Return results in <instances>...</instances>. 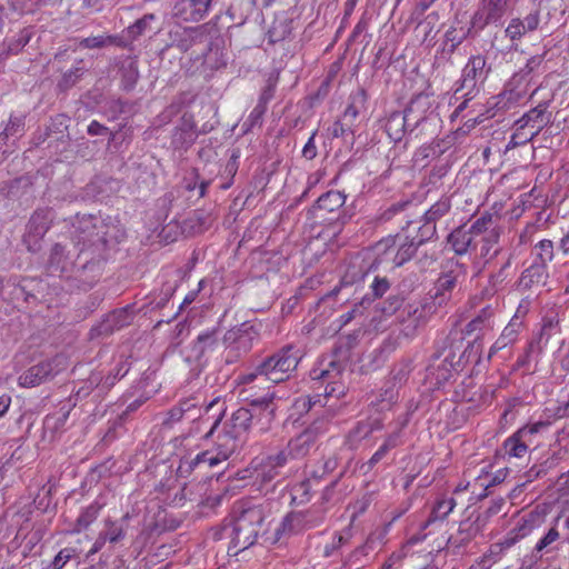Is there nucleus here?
Masks as SVG:
<instances>
[{
    "label": "nucleus",
    "instance_id": "1",
    "mask_svg": "<svg viewBox=\"0 0 569 569\" xmlns=\"http://www.w3.org/2000/svg\"><path fill=\"white\" fill-rule=\"evenodd\" d=\"M273 398V393H268L267 397L254 399L252 409L240 408L224 422H221V413H219L206 433V438L213 440V448L198 453L190 466L194 468L207 463L209 467H216L231 457L246 431L253 430L257 433L268 431L274 418V408L271 403Z\"/></svg>",
    "mask_w": 569,
    "mask_h": 569
},
{
    "label": "nucleus",
    "instance_id": "2",
    "mask_svg": "<svg viewBox=\"0 0 569 569\" xmlns=\"http://www.w3.org/2000/svg\"><path fill=\"white\" fill-rule=\"evenodd\" d=\"M233 520L224 527V535L230 539L228 553L237 556L253 546L259 533L263 530L268 517L267 507L240 502L234 506Z\"/></svg>",
    "mask_w": 569,
    "mask_h": 569
},
{
    "label": "nucleus",
    "instance_id": "3",
    "mask_svg": "<svg viewBox=\"0 0 569 569\" xmlns=\"http://www.w3.org/2000/svg\"><path fill=\"white\" fill-rule=\"evenodd\" d=\"M301 359L299 350L287 347L266 359L256 371L242 376L243 383L256 380L281 382L290 377Z\"/></svg>",
    "mask_w": 569,
    "mask_h": 569
},
{
    "label": "nucleus",
    "instance_id": "4",
    "mask_svg": "<svg viewBox=\"0 0 569 569\" xmlns=\"http://www.w3.org/2000/svg\"><path fill=\"white\" fill-rule=\"evenodd\" d=\"M327 431L325 419L317 420L305 429L301 433L290 439L283 449L288 456V462L295 459L305 458L315 446L319 436Z\"/></svg>",
    "mask_w": 569,
    "mask_h": 569
},
{
    "label": "nucleus",
    "instance_id": "5",
    "mask_svg": "<svg viewBox=\"0 0 569 569\" xmlns=\"http://www.w3.org/2000/svg\"><path fill=\"white\" fill-rule=\"evenodd\" d=\"M341 371L342 363L338 361L335 356H327L319 361L318 366L312 369L310 375L313 380H322L327 382V396L339 398L345 395L343 386L338 385L337 381Z\"/></svg>",
    "mask_w": 569,
    "mask_h": 569
},
{
    "label": "nucleus",
    "instance_id": "6",
    "mask_svg": "<svg viewBox=\"0 0 569 569\" xmlns=\"http://www.w3.org/2000/svg\"><path fill=\"white\" fill-rule=\"evenodd\" d=\"M421 243V240L419 242L401 241L398 243L396 238L389 237L379 241L375 246V251L381 261H392L396 266H401L415 254Z\"/></svg>",
    "mask_w": 569,
    "mask_h": 569
},
{
    "label": "nucleus",
    "instance_id": "7",
    "mask_svg": "<svg viewBox=\"0 0 569 569\" xmlns=\"http://www.w3.org/2000/svg\"><path fill=\"white\" fill-rule=\"evenodd\" d=\"M66 368L67 359L63 356H57L51 360L30 367L19 377V385L26 388L38 386Z\"/></svg>",
    "mask_w": 569,
    "mask_h": 569
},
{
    "label": "nucleus",
    "instance_id": "8",
    "mask_svg": "<svg viewBox=\"0 0 569 569\" xmlns=\"http://www.w3.org/2000/svg\"><path fill=\"white\" fill-rule=\"evenodd\" d=\"M288 463V456L284 450L276 453L257 457L251 461L252 475L261 482H270L280 472V469Z\"/></svg>",
    "mask_w": 569,
    "mask_h": 569
},
{
    "label": "nucleus",
    "instance_id": "9",
    "mask_svg": "<svg viewBox=\"0 0 569 569\" xmlns=\"http://www.w3.org/2000/svg\"><path fill=\"white\" fill-rule=\"evenodd\" d=\"M511 7V0H483L471 19V27L482 30L490 23H498Z\"/></svg>",
    "mask_w": 569,
    "mask_h": 569
},
{
    "label": "nucleus",
    "instance_id": "10",
    "mask_svg": "<svg viewBox=\"0 0 569 569\" xmlns=\"http://www.w3.org/2000/svg\"><path fill=\"white\" fill-rule=\"evenodd\" d=\"M86 244L84 238H79V240L73 244V249H67L66 246L60 243L56 244L52 248L50 256V266L51 268L59 269L61 272L68 271L73 264L74 259L81 252H83V247Z\"/></svg>",
    "mask_w": 569,
    "mask_h": 569
},
{
    "label": "nucleus",
    "instance_id": "11",
    "mask_svg": "<svg viewBox=\"0 0 569 569\" xmlns=\"http://www.w3.org/2000/svg\"><path fill=\"white\" fill-rule=\"evenodd\" d=\"M493 312L487 307L477 317L470 320L463 329V337L472 338V347L493 329Z\"/></svg>",
    "mask_w": 569,
    "mask_h": 569
},
{
    "label": "nucleus",
    "instance_id": "12",
    "mask_svg": "<svg viewBox=\"0 0 569 569\" xmlns=\"http://www.w3.org/2000/svg\"><path fill=\"white\" fill-rule=\"evenodd\" d=\"M50 220V212L46 210L37 211L30 218L24 236V242L29 250H36L34 246L47 233Z\"/></svg>",
    "mask_w": 569,
    "mask_h": 569
},
{
    "label": "nucleus",
    "instance_id": "13",
    "mask_svg": "<svg viewBox=\"0 0 569 569\" xmlns=\"http://www.w3.org/2000/svg\"><path fill=\"white\" fill-rule=\"evenodd\" d=\"M211 0H181L174 6L176 16L184 21L202 20L210 8Z\"/></svg>",
    "mask_w": 569,
    "mask_h": 569
},
{
    "label": "nucleus",
    "instance_id": "14",
    "mask_svg": "<svg viewBox=\"0 0 569 569\" xmlns=\"http://www.w3.org/2000/svg\"><path fill=\"white\" fill-rule=\"evenodd\" d=\"M540 22L539 12L535 11L526 16L522 20L511 19L506 28V36L515 41L521 39L526 33L535 31Z\"/></svg>",
    "mask_w": 569,
    "mask_h": 569
},
{
    "label": "nucleus",
    "instance_id": "15",
    "mask_svg": "<svg viewBox=\"0 0 569 569\" xmlns=\"http://www.w3.org/2000/svg\"><path fill=\"white\" fill-rule=\"evenodd\" d=\"M486 59L478 54L472 56L462 71V88L473 89L478 80H483L486 77Z\"/></svg>",
    "mask_w": 569,
    "mask_h": 569
},
{
    "label": "nucleus",
    "instance_id": "16",
    "mask_svg": "<svg viewBox=\"0 0 569 569\" xmlns=\"http://www.w3.org/2000/svg\"><path fill=\"white\" fill-rule=\"evenodd\" d=\"M203 409L199 406L194 398L184 399L180 403L170 410V419L172 421H179L181 419L197 420L201 419L200 423L208 422L209 418L202 417Z\"/></svg>",
    "mask_w": 569,
    "mask_h": 569
},
{
    "label": "nucleus",
    "instance_id": "17",
    "mask_svg": "<svg viewBox=\"0 0 569 569\" xmlns=\"http://www.w3.org/2000/svg\"><path fill=\"white\" fill-rule=\"evenodd\" d=\"M522 328V321L519 317L513 316L509 323L502 330L500 337L496 340V342L491 346L489 351V357H492L496 352L501 349H505L509 345L516 342L518 335Z\"/></svg>",
    "mask_w": 569,
    "mask_h": 569
},
{
    "label": "nucleus",
    "instance_id": "18",
    "mask_svg": "<svg viewBox=\"0 0 569 569\" xmlns=\"http://www.w3.org/2000/svg\"><path fill=\"white\" fill-rule=\"evenodd\" d=\"M219 345L216 330H207L201 332L191 347L192 357L194 360H201L207 355L217 349Z\"/></svg>",
    "mask_w": 569,
    "mask_h": 569
},
{
    "label": "nucleus",
    "instance_id": "19",
    "mask_svg": "<svg viewBox=\"0 0 569 569\" xmlns=\"http://www.w3.org/2000/svg\"><path fill=\"white\" fill-rule=\"evenodd\" d=\"M522 80H518L515 83H509L510 88H507L498 97L497 104L503 109H510L522 103L528 97V90L526 86H521L520 82Z\"/></svg>",
    "mask_w": 569,
    "mask_h": 569
},
{
    "label": "nucleus",
    "instance_id": "20",
    "mask_svg": "<svg viewBox=\"0 0 569 569\" xmlns=\"http://www.w3.org/2000/svg\"><path fill=\"white\" fill-rule=\"evenodd\" d=\"M531 443L517 430L508 437L502 445L505 455L508 458H523Z\"/></svg>",
    "mask_w": 569,
    "mask_h": 569
},
{
    "label": "nucleus",
    "instance_id": "21",
    "mask_svg": "<svg viewBox=\"0 0 569 569\" xmlns=\"http://www.w3.org/2000/svg\"><path fill=\"white\" fill-rule=\"evenodd\" d=\"M420 102H421V98H417V99L412 100L410 107L406 110L405 114H401L400 112H395L389 117L387 124H386V129L391 138H393L395 140L400 139V137L403 132L407 117L410 116V113L413 111L415 107L420 104Z\"/></svg>",
    "mask_w": 569,
    "mask_h": 569
},
{
    "label": "nucleus",
    "instance_id": "22",
    "mask_svg": "<svg viewBox=\"0 0 569 569\" xmlns=\"http://www.w3.org/2000/svg\"><path fill=\"white\" fill-rule=\"evenodd\" d=\"M535 528V519L532 517H522L518 520L512 529L505 536L507 546H515L521 539L528 537Z\"/></svg>",
    "mask_w": 569,
    "mask_h": 569
},
{
    "label": "nucleus",
    "instance_id": "23",
    "mask_svg": "<svg viewBox=\"0 0 569 569\" xmlns=\"http://www.w3.org/2000/svg\"><path fill=\"white\" fill-rule=\"evenodd\" d=\"M473 241L475 239L470 231L463 228H457L448 236V243L459 256L467 253Z\"/></svg>",
    "mask_w": 569,
    "mask_h": 569
},
{
    "label": "nucleus",
    "instance_id": "24",
    "mask_svg": "<svg viewBox=\"0 0 569 569\" xmlns=\"http://www.w3.org/2000/svg\"><path fill=\"white\" fill-rule=\"evenodd\" d=\"M126 530L123 521L107 519L104 520V528L99 535L106 542L117 543L126 537Z\"/></svg>",
    "mask_w": 569,
    "mask_h": 569
},
{
    "label": "nucleus",
    "instance_id": "25",
    "mask_svg": "<svg viewBox=\"0 0 569 569\" xmlns=\"http://www.w3.org/2000/svg\"><path fill=\"white\" fill-rule=\"evenodd\" d=\"M515 127V132L511 134L510 140L506 147L507 150L513 149L518 146L526 144L538 134L537 128H533V130H531L527 126H523V123H521L520 120L516 122Z\"/></svg>",
    "mask_w": 569,
    "mask_h": 569
},
{
    "label": "nucleus",
    "instance_id": "26",
    "mask_svg": "<svg viewBox=\"0 0 569 569\" xmlns=\"http://www.w3.org/2000/svg\"><path fill=\"white\" fill-rule=\"evenodd\" d=\"M519 120L523 126H527L531 130L537 128V133H539L548 122V119L546 118V107L538 106L523 114Z\"/></svg>",
    "mask_w": 569,
    "mask_h": 569
},
{
    "label": "nucleus",
    "instance_id": "27",
    "mask_svg": "<svg viewBox=\"0 0 569 569\" xmlns=\"http://www.w3.org/2000/svg\"><path fill=\"white\" fill-rule=\"evenodd\" d=\"M456 507V501L453 498H442L439 499L432 508L429 519L423 525V528H427L429 525L437 520H443Z\"/></svg>",
    "mask_w": 569,
    "mask_h": 569
},
{
    "label": "nucleus",
    "instance_id": "28",
    "mask_svg": "<svg viewBox=\"0 0 569 569\" xmlns=\"http://www.w3.org/2000/svg\"><path fill=\"white\" fill-rule=\"evenodd\" d=\"M346 197L340 191H328L317 200V209L332 212L343 206Z\"/></svg>",
    "mask_w": 569,
    "mask_h": 569
},
{
    "label": "nucleus",
    "instance_id": "29",
    "mask_svg": "<svg viewBox=\"0 0 569 569\" xmlns=\"http://www.w3.org/2000/svg\"><path fill=\"white\" fill-rule=\"evenodd\" d=\"M303 518L300 513H290L283 518L282 522L276 529L277 540L286 535L299 531L302 528Z\"/></svg>",
    "mask_w": 569,
    "mask_h": 569
},
{
    "label": "nucleus",
    "instance_id": "30",
    "mask_svg": "<svg viewBox=\"0 0 569 569\" xmlns=\"http://www.w3.org/2000/svg\"><path fill=\"white\" fill-rule=\"evenodd\" d=\"M478 532V528L471 523L463 522L459 527L458 536L448 539L449 547L459 548L468 543Z\"/></svg>",
    "mask_w": 569,
    "mask_h": 569
},
{
    "label": "nucleus",
    "instance_id": "31",
    "mask_svg": "<svg viewBox=\"0 0 569 569\" xmlns=\"http://www.w3.org/2000/svg\"><path fill=\"white\" fill-rule=\"evenodd\" d=\"M560 538V533L557 528L552 527L548 530V532L538 540L535 546L533 555L536 559L541 558L543 551L549 552L552 550L551 546L558 541Z\"/></svg>",
    "mask_w": 569,
    "mask_h": 569
},
{
    "label": "nucleus",
    "instance_id": "32",
    "mask_svg": "<svg viewBox=\"0 0 569 569\" xmlns=\"http://www.w3.org/2000/svg\"><path fill=\"white\" fill-rule=\"evenodd\" d=\"M426 538V535H416L408 539V541L401 547V549L397 552H393L389 560L382 566L381 569H391L392 566L398 563L402 558H405L410 548L419 542H421Z\"/></svg>",
    "mask_w": 569,
    "mask_h": 569
},
{
    "label": "nucleus",
    "instance_id": "33",
    "mask_svg": "<svg viewBox=\"0 0 569 569\" xmlns=\"http://www.w3.org/2000/svg\"><path fill=\"white\" fill-rule=\"evenodd\" d=\"M100 507L90 505L87 507L78 517L74 528L70 531L71 533H79L83 529H87L98 517Z\"/></svg>",
    "mask_w": 569,
    "mask_h": 569
},
{
    "label": "nucleus",
    "instance_id": "34",
    "mask_svg": "<svg viewBox=\"0 0 569 569\" xmlns=\"http://www.w3.org/2000/svg\"><path fill=\"white\" fill-rule=\"evenodd\" d=\"M472 27H451L447 30L445 38L446 42L450 44V51H453L462 41L470 34Z\"/></svg>",
    "mask_w": 569,
    "mask_h": 569
},
{
    "label": "nucleus",
    "instance_id": "35",
    "mask_svg": "<svg viewBox=\"0 0 569 569\" xmlns=\"http://www.w3.org/2000/svg\"><path fill=\"white\" fill-rule=\"evenodd\" d=\"M559 332V319L557 315H549L543 317L541 330H540V341H545L547 343L549 339Z\"/></svg>",
    "mask_w": 569,
    "mask_h": 569
},
{
    "label": "nucleus",
    "instance_id": "36",
    "mask_svg": "<svg viewBox=\"0 0 569 569\" xmlns=\"http://www.w3.org/2000/svg\"><path fill=\"white\" fill-rule=\"evenodd\" d=\"M450 210V202L448 199H440L425 213L426 223L435 222L440 219Z\"/></svg>",
    "mask_w": 569,
    "mask_h": 569
},
{
    "label": "nucleus",
    "instance_id": "37",
    "mask_svg": "<svg viewBox=\"0 0 569 569\" xmlns=\"http://www.w3.org/2000/svg\"><path fill=\"white\" fill-rule=\"evenodd\" d=\"M397 401V391L393 388L386 389L379 395L376 401H372L377 411L391 409L392 405Z\"/></svg>",
    "mask_w": 569,
    "mask_h": 569
},
{
    "label": "nucleus",
    "instance_id": "38",
    "mask_svg": "<svg viewBox=\"0 0 569 569\" xmlns=\"http://www.w3.org/2000/svg\"><path fill=\"white\" fill-rule=\"evenodd\" d=\"M492 224V218L490 214H485L478 218L469 229L470 233L472 234L473 239L476 237H485L489 233L491 230L490 227Z\"/></svg>",
    "mask_w": 569,
    "mask_h": 569
},
{
    "label": "nucleus",
    "instance_id": "39",
    "mask_svg": "<svg viewBox=\"0 0 569 569\" xmlns=\"http://www.w3.org/2000/svg\"><path fill=\"white\" fill-rule=\"evenodd\" d=\"M498 238H499V234L495 229H491L487 236L481 238L483 244L481 247L480 254L482 258L491 259L492 257H495L497 254L498 250L495 249L491 252V249L498 242Z\"/></svg>",
    "mask_w": 569,
    "mask_h": 569
},
{
    "label": "nucleus",
    "instance_id": "40",
    "mask_svg": "<svg viewBox=\"0 0 569 569\" xmlns=\"http://www.w3.org/2000/svg\"><path fill=\"white\" fill-rule=\"evenodd\" d=\"M542 60L543 58L541 56H533L528 59L525 68L521 69L520 72L512 78L511 83H515L518 80H523L527 83L528 81L526 78L541 66Z\"/></svg>",
    "mask_w": 569,
    "mask_h": 569
},
{
    "label": "nucleus",
    "instance_id": "41",
    "mask_svg": "<svg viewBox=\"0 0 569 569\" xmlns=\"http://www.w3.org/2000/svg\"><path fill=\"white\" fill-rule=\"evenodd\" d=\"M549 427V422L547 421H537L531 425H527L518 429L520 436L522 435L530 443H532V437L547 429Z\"/></svg>",
    "mask_w": 569,
    "mask_h": 569
},
{
    "label": "nucleus",
    "instance_id": "42",
    "mask_svg": "<svg viewBox=\"0 0 569 569\" xmlns=\"http://www.w3.org/2000/svg\"><path fill=\"white\" fill-rule=\"evenodd\" d=\"M457 280L456 277L451 273L442 274L436 284L437 296H445L447 292H450L456 287Z\"/></svg>",
    "mask_w": 569,
    "mask_h": 569
},
{
    "label": "nucleus",
    "instance_id": "43",
    "mask_svg": "<svg viewBox=\"0 0 569 569\" xmlns=\"http://www.w3.org/2000/svg\"><path fill=\"white\" fill-rule=\"evenodd\" d=\"M131 321V313L128 309H120L112 312L109 316L108 322L111 323V327L121 328Z\"/></svg>",
    "mask_w": 569,
    "mask_h": 569
},
{
    "label": "nucleus",
    "instance_id": "44",
    "mask_svg": "<svg viewBox=\"0 0 569 569\" xmlns=\"http://www.w3.org/2000/svg\"><path fill=\"white\" fill-rule=\"evenodd\" d=\"M381 429V423L379 421H375L373 423H359L353 432L351 433V437L355 439H362L368 437L373 430Z\"/></svg>",
    "mask_w": 569,
    "mask_h": 569
},
{
    "label": "nucleus",
    "instance_id": "45",
    "mask_svg": "<svg viewBox=\"0 0 569 569\" xmlns=\"http://www.w3.org/2000/svg\"><path fill=\"white\" fill-rule=\"evenodd\" d=\"M73 549L64 548L60 550L50 563L49 569H62L63 566L73 557Z\"/></svg>",
    "mask_w": 569,
    "mask_h": 569
},
{
    "label": "nucleus",
    "instance_id": "46",
    "mask_svg": "<svg viewBox=\"0 0 569 569\" xmlns=\"http://www.w3.org/2000/svg\"><path fill=\"white\" fill-rule=\"evenodd\" d=\"M20 124L16 123L13 120H10L9 124L4 129V132L0 134V163L3 161L6 153L8 150L4 148L6 140L9 136H13L17 132L16 127L18 128Z\"/></svg>",
    "mask_w": 569,
    "mask_h": 569
},
{
    "label": "nucleus",
    "instance_id": "47",
    "mask_svg": "<svg viewBox=\"0 0 569 569\" xmlns=\"http://www.w3.org/2000/svg\"><path fill=\"white\" fill-rule=\"evenodd\" d=\"M511 547L512 546H507L505 543V538H503L500 541L490 546L489 551L486 555V557L490 558L493 562H496L503 555V552Z\"/></svg>",
    "mask_w": 569,
    "mask_h": 569
},
{
    "label": "nucleus",
    "instance_id": "48",
    "mask_svg": "<svg viewBox=\"0 0 569 569\" xmlns=\"http://www.w3.org/2000/svg\"><path fill=\"white\" fill-rule=\"evenodd\" d=\"M110 40L111 38L106 36L88 37L80 41V46L89 49L101 48Z\"/></svg>",
    "mask_w": 569,
    "mask_h": 569
},
{
    "label": "nucleus",
    "instance_id": "49",
    "mask_svg": "<svg viewBox=\"0 0 569 569\" xmlns=\"http://www.w3.org/2000/svg\"><path fill=\"white\" fill-rule=\"evenodd\" d=\"M388 532V527L378 529L370 533L367 539V547L373 549L377 545H382Z\"/></svg>",
    "mask_w": 569,
    "mask_h": 569
},
{
    "label": "nucleus",
    "instance_id": "50",
    "mask_svg": "<svg viewBox=\"0 0 569 569\" xmlns=\"http://www.w3.org/2000/svg\"><path fill=\"white\" fill-rule=\"evenodd\" d=\"M538 248L540 250L539 254L543 260L550 261L553 256V244L550 240H541L538 243Z\"/></svg>",
    "mask_w": 569,
    "mask_h": 569
},
{
    "label": "nucleus",
    "instance_id": "51",
    "mask_svg": "<svg viewBox=\"0 0 569 569\" xmlns=\"http://www.w3.org/2000/svg\"><path fill=\"white\" fill-rule=\"evenodd\" d=\"M401 443V428H397L392 431L382 443L388 450L396 448Z\"/></svg>",
    "mask_w": 569,
    "mask_h": 569
},
{
    "label": "nucleus",
    "instance_id": "52",
    "mask_svg": "<svg viewBox=\"0 0 569 569\" xmlns=\"http://www.w3.org/2000/svg\"><path fill=\"white\" fill-rule=\"evenodd\" d=\"M315 136L316 133H312L311 137L306 142L303 149H302V156L308 159L312 160L317 156V147L315 143Z\"/></svg>",
    "mask_w": 569,
    "mask_h": 569
},
{
    "label": "nucleus",
    "instance_id": "53",
    "mask_svg": "<svg viewBox=\"0 0 569 569\" xmlns=\"http://www.w3.org/2000/svg\"><path fill=\"white\" fill-rule=\"evenodd\" d=\"M153 16H146L143 19L138 20L133 26L129 27V34L136 37L142 33L149 20H152Z\"/></svg>",
    "mask_w": 569,
    "mask_h": 569
},
{
    "label": "nucleus",
    "instance_id": "54",
    "mask_svg": "<svg viewBox=\"0 0 569 569\" xmlns=\"http://www.w3.org/2000/svg\"><path fill=\"white\" fill-rule=\"evenodd\" d=\"M375 297H381L386 293L389 288V283L386 279L376 278L371 284Z\"/></svg>",
    "mask_w": 569,
    "mask_h": 569
},
{
    "label": "nucleus",
    "instance_id": "55",
    "mask_svg": "<svg viewBox=\"0 0 569 569\" xmlns=\"http://www.w3.org/2000/svg\"><path fill=\"white\" fill-rule=\"evenodd\" d=\"M389 450L381 445V447L372 455V457L369 460V465L372 467L376 463H378L388 452Z\"/></svg>",
    "mask_w": 569,
    "mask_h": 569
},
{
    "label": "nucleus",
    "instance_id": "56",
    "mask_svg": "<svg viewBox=\"0 0 569 569\" xmlns=\"http://www.w3.org/2000/svg\"><path fill=\"white\" fill-rule=\"evenodd\" d=\"M183 130L190 139L194 137V124L191 117L183 116Z\"/></svg>",
    "mask_w": 569,
    "mask_h": 569
},
{
    "label": "nucleus",
    "instance_id": "57",
    "mask_svg": "<svg viewBox=\"0 0 569 569\" xmlns=\"http://www.w3.org/2000/svg\"><path fill=\"white\" fill-rule=\"evenodd\" d=\"M506 470H499L495 477L492 478V480L488 483H485V482H481L480 486H483L486 488L490 487V486H493L496 483H499L501 481H503L505 477H506Z\"/></svg>",
    "mask_w": 569,
    "mask_h": 569
},
{
    "label": "nucleus",
    "instance_id": "58",
    "mask_svg": "<svg viewBox=\"0 0 569 569\" xmlns=\"http://www.w3.org/2000/svg\"><path fill=\"white\" fill-rule=\"evenodd\" d=\"M11 403V398L7 395L0 396V417L4 416Z\"/></svg>",
    "mask_w": 569,
    "mask_h": 569
},
{
    "label": "nucleus",
    "instance_id": "59",
    "mask_svg": "<svg viewBox=\"0 0 569 569\" xmlns=\"http://www.w3.org/2000/svg\"><path fill=\"white\" fill-rule=\"evenodd\" d=\"M106 130L107 129L97 121H92L88 127V132L90 134H101Z\"/></svg>",
    "mask_w": 569,
    "mask_h": 569
},
{
    "label": "nucleus",
    "instance_id": "60",
    "mask_svg": "<svg viewBox=\"0 0 569 569\" xmlns=\"http://www.w3.org/2000/svg\"><path fill=\"white\" fill-rule=\"evenodd\" d=\"M107 542L104 541V539L99 535L90 550V555H94L97 553L98 551H100L103 546L106 545Z\"/></svg>",
    "mask_w": 569,
    "mask_h": 569
},
{
    "label": "nucleus",
    "instance_id": "61",
    "mask_svg": "<svg viewBox=\"0 0 569 569\" xmlns=\"http://www.w3.org/2000/svg\"><path fill=\"white\" fill-rule=\"evenodd\" d=\"M323 173L321 171H317L309 176L308 178V187L312 188L315 187L321 179Z\"/></svg>",
    "mask_w": 569,
    "mask_h": 569
},
{
    "label": "nucleus",
    "instance_id": "62",
    "mask_svg": "<svg viewBox=\"0 0 569 569\" xmlns=\"http://www.w3.org/2000/svg\"><path fill=\"white\" fill-rule=\"evenodd\" d=\"M560 248L565 254L569 253V230L565 233L560 241Z\"/></svg>",
    "mask_w": 569,
    "mask_h": 569
},
{
    "label": "nucleus",
    "instance_id": "63",
    "mask_svg": "<svg viewBox=\"0 0 569 569\" xmlns=\"http://www.w3.org/2000/svg\"><path fill=\"white\" fill-rule=\"evenodd\" d=\"M297 406L302 409H310V399L309 398H301L297 401Z\"/></svg>",
    "mask_w": 569,
    "mask_h": 569
},
{
    "label": "nucleus",
    "instance_id": "64",
    "mask_svg": "<svg viewBox=\"0 0 569 569\" xmlns=\"http://www.w3.org/2000/svg\"><path fill=\"white\" fill-rule=\"evenodd\" d=\"M501 506H502V501L495 503L492 507L489 508V513L490 515L498 513L501 509Z\"/></svg>",
    "mask_w": 569,
    "mask_h": 569
}]
</instances>
